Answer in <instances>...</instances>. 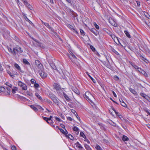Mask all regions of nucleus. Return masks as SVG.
Masks as SVG:
<instances>
[{
	"instance_id": "680f3d73",
	"label": "nucleus",
	"mask_w": 150,
	"mask_h": 150,
	"mask_svg": "<svg viewBox=\"0 0 150 150\" xmlns=\"http://www.w3.org/2000/svg\"><path fill=\"white\" fill-rule=\"evenodd\" d=\"M68 133V132L67 131V130L65 129V131H64L63 134H64V135H67Z\"/></svg>"
},
{
	"instance_id": "2eb2a0df",
	"label": "nucleus",
	"mask_w": 150,
	"mask_h": 150,
	"mask_svg": "<svg viewBox=\"0 0 150 150\" xmlns=\"http://www.w3.org/2000/svg\"><path fill=\"white\" fill-rule=\"evenodd\" d=\"M44 25L48 28H49V29L51 30L52 31H53V29L49 25V24L48 23H44Z\"/></svg>"
},
{
	"instance_id": "72a5a7b5",
	"label": "nucleus",
	"mask_w": 150,
	"mask_h": 150,
	"mask_svg": "<svg viewBox=\"0 0 150 150\" xmlns=\"http://www.w3.org/2000/svg\"><path fill=\"white\" fill-rule=\"evenodd\" d=\"M142 74L144 75L145 76H147V74L145 72V71H144L143 70H142L141 72Z\"/></svg>"
},
{
	"instance_id": "09e8293b",
	"label": "nucleus",
	"mask_w": 150,
	"mask_h": 150,
	"mask_svg": "<svg viewBox=\"0 0 150 150\" xmlns=\"http://www.w3.org/2000/svg\"><path fill=\"white\" fill-rule=\"evenodd\" d=\"M43 118L44 120H45L48 123H49V120L48 118L46 117H43Z\"/></svg>"
},
{
	"instance_id": "f8f14e48",
	"label": "nucleus",
	"mask_w": 150,
	"mask_h": 150,
	"mask_svg": "<svg viewBox=\"0 0 150 150\" xmlns=\"http://www.w3.org/2000/svg\"><path fill=\"white\" fill-rule=\"evenodd\" d=\"M109 22L112 25L116 26V23L114 21L112 18H109Z\"/></svg>"
},
{
	"instance_id": "b1692460",
	"label": "nucleus",
	"mask_w": 150,
	"mask_h": 150,
	"mask_svg": "<svg viewBox=\"0 0 150 150\" xmlns=\"http://www.w3.org/2000/svg\"><path fill=\"white\" fill-rule=\"evenodd\" d=\"M103 30L105 31L107 33H108L109 35L111 34L112 33L108 29L105 28L103 29Z\"/></svg>"
},
{
	"instance_id": "79ce46f5",
	"label": "nucleus",
	"mask_w": 150,
	"mask_h": 150,
	"mask_svg": "<svg viewBox=\"0 0 150 150\" xmlns=\"http://www.w3.org/2000/svg\"><path fill=\"white\" fill-rule=\"evenodd\" d=\"M8 73L11 77L13 78L15 76L14 74L10 72V71L8 72Z\"/></svg>"
},
{
	"instance_id": "0eeeda50",
	"label": "nucleus",
	"mask_w": 150,
	"mask_h": 150,
	"mask_svg": "<svg viewBox=\"0 0 150 150\" xmlns=\"http://www.w3.org/2000/svg\"><path fill=\"white\" fill-rule=\"evenodd\" d=\"M8 51L14 56H16V52L14 50V47L13 49L9 47H7Z\"/></svg>"
},
{
	"instance_id": "dca6fc26",
	"label": "nucleus",
	"mask_w": 150,
	"mask_h": 150,
	"mask_svg": "<svg viewBox=\"0 0 150 150\" xmlns=\"http://www.w3.org/2000/svg\"><path fill=\"white\" fill-rule=\"evenodd\" d=\"M63 95L64 97L67 100L69 101L70 100V98L64 92H63Z\"/></svg>"
},
{
	"instance_id": "f704fd0d",
	"label": "nucleus",
	"mask_w": 150,
	"mask_h": 150,
	"mask_svg": "<svg viewBox=\"0 0 150 150\" xmlns=\"http://www.w3.org/2000/svg\"><path fill=\"white\" fill-rule=\"evenodd\" d=\"M73 129L74 131L77 132L78 133L79 132V129L76 126H74L73 128Z\"/></svg>"
},
{
	"instance_id": "393cba45",
	"label": "nucleus",
	"mask_w": 150,
	"mask_h": 150,
	"mask_svg": "<svg viewBox=\"0 0 150 150\" xmlns=\"http://www.w3.org/2000/svg\"><path fill=\"white\" fill-rule=\"evenodd\" d=\"M23 63L27 65H30V63L28 62V61L25 59H23Z\"/></svg>"
},
{
	"instance_id": "4468645a",
	"label": "nucleus",
	"mask_w": 150,
	"mask_h": 150,
	"mask_svg": "<svg viewBox=\"0 0 150 150\" xmlns=\"http://www.w3.org/2000/svg\"><path fill=\"white\" fill-rule=\"evenodd\" d=\"M72 90L74 92L78 95H79L80 94V92L76 88L73 87L72 88Z\"/></svg>"
},
{
	"instance_id": "a19ab883",
	"label": "nucleus",
	"mask_w": 150,
	"mask_h": 150,
	"mask_svg": "<svg viewBox=\"0 0 150 150\" xmlns=\"http://www.w3.org/2000/svg\"><path fill=\"white\" fill-rule=\"evenodd\" d=\"M6 88L7 90V92L8 94V95H9L10 94V92H11L10 91H11V89L10 88L8 87H7Z\"/></svg>"
},
{
	"instance_id": "a18cd8bd",
	"label": "nucleus",
	"mask_w": 150,
	"mask_h": 150,
	"mask_svg": "<svg viewBox=\"0 0 150 150\" xmlns=\"http://www.w3.org/2000/svg\"><path fill=\"white\" fill-rule=\"evenodd\" d=\"M17 90V88L16 87H15L14 89H12V93H16V91Z\"/></svg>"
},
{
	"instance_id": "9d476101",
	"label": "nucleus",
	"mask_w": 150,
	"mask_h": 150,
	"mask_svg": "<svg viewBox=\"0 0 150 150\" xmlns=\"http://www.w3.org/2000/svg\"><path fill=\"white\" fill-rule=\"evenodd\" d=\"M23 1V2L24 4L29 8L32 10V8L31 6L28 3L27 0H22Z\"/></svg>"
},
{
	"instance_id": "39448f33",
	"label": "nucleus",
	"mask_w": 150,
	"mask_h": 150,
	"mask_svg": "<svg viewBox=\"0 0 150 150\" xmlns=\"http://www.w3.org/2000/svg\"><path fill=\"white\" fill-rule=\"evenodd\" d=\"M14 50L16 52V55L18 54V53H22L23 51V50L22 48L18 45L14 47Z\"/></svg>"
},
{
	"instance_id": "3c124183",
	"label": "nucleus",
	"mask_w": 150,
	"mask_h": 150,
	"mask_svg": "<svg viewBox=\"0 0 150 150\" xmlns=\"http://www.w3.org/2000/svg\"><path fill=\"white\" fill-rule=\"evenodd\" d=\"M6 85L9 86L10 88H11L12 86V85L11 84H10V83H8V82H6Z\"/></svg>"
},
{
	"instance_id": "603ef678",
	"label": "nucleus",
	"mask_w": 150,
	"mask_h": 150,
	"mask_svg": "<svg viewBox=\"0 0 150 150\" xmlns=\"http://www.w3.org/2000/svg\"><path fill=\"white\" fill-rule=\"evenodd\" d=\"M11 148L12 150H16V147L13 145L11 146Z\"/></svg>"
},
{
	"instance_id": "c9c22d12",
	"label": "nucleus",
	"mask_w": 150,
	"mask_h": 150,
	"mask_svg": "<svg viewBox=\"0 0 150 150\" xmlns=\"http://www.w3.org/2000/svg\"><path fill=\"white\" fill-rule=\"evenodd\" d=\"M93 25H94L95 26V28L97 29H99V26L96 24V23L94 22L93 23Z\"/></svg>"
},
{
	"instance_id": "6e6552de",
	"label": "nucleus",
	"mask_w": 150,
	"mask_h": 150,
	"mask_svg": "<svg viewBox=\"0 0 150 150\" xmlns=\"http://www.w3.org/2000/svg\"><path fill=\"white\" fill-rule=\"evenodd\" d=\"M47 59L48 62L49 64H51L53 62V60H54V59L51 56H47Z\"/></svg>"
},
{
	"instance_id": "0e129e2a",
	"label": "nucleus",
	"mask_w": 150,
	"mask_h": 150,
	"mask_svg": "<svg viewBox=\"0 0 150 150\" xmlns=\"http://www.w3.org/2000/svg\"><path fill=\"white\" fill-rule=\"evenodd\" d=\"M3 70V69L1 64H0V72Z\"/></svg>"
},
{
	"instance_id": "cd10ccee",
	"label": "nucleus",
	"mask_w": 150,
	"mask_h": 150,
	"mask_svg": "<svg viewBox=\"0 0 150 150\" xmlns=\"http://www.w3.org/2000/svg\"><path fill=\"white\" fill-rule=\"evenodd\" d=\"M129 90L132 93H133L134 94H136L137 93V92L136 91L132 88H130L129 89Z\"/></svg>"
},
{
	"instance_id": "5fc2aeb1",
	"label": "nucleus",
	"mask_w": 150,
	"mask_h": 150,
	"mask_svg": "<svg viewBox=\"0 0 150 150\" xmlns=\"http://www.w3.org/2000/svg\"><path fill=\"white\" fill-rule=\"evenodd\" d=\"M114 79L116 81H118L119 79L118 77L116 75L114 76Z\"/></svg>"
},
{
	"instance_id": "a878e982",
	"label": "nucleus",
	"mask_w": 150,
	"mask_h": 150,
	"mask_svg": "<svg viewBox=\"0 0 150 150\" xmlns=\"http://www.w3.org/2000/svg\"><path fill=\"white\" fill-rule=\"evenodd\" d=\"M140 95L141 96L143 97L144 98L146 99H147V98L148 97L147 96L143 93H140Z\"/></svg>"
},
{
	"instance_id": "423d86ee",
	"label": "nucleus",
	"mask_w": 150,
	"mask_h": 150,
	"mask_svg": "<svg viewBox=\"0 0 150 150\" xmlns=\"http://www.w3.org/2000/svg\"><path fill=\"white\" fill-rule=\"evenodd\" d=\"M84 97L88 101L89 98H93V96L88 92L85 93Z\"/></svg>"
},
{
	"instance_id": "20e7f679",
	"label": "nucleus",
	"mask_w": 150,
	"mask_h": 150,
	"mask_svg": "<svg viewBox=\"0 0 150 150\" xmlns=\"http://www.w3.org/2000/svg\"><path fill=\"white\" fill-rule=\"evenodd\" d=\"M70 54L69 55V57L71 59L72 62L76 63L77 60L76 57L72 52H71V53L70 52Z\"/></svg>"
},
{
	"instance_id": "4be33fe9",
	"label": "nucleus",
	"mask_w": 150,
	"mask_h": 150,
	"mask_svg": "<svg viewBox=\"0 0 150 150\" xmlns=\"http://www.w3.org/2000/svg\"><path fill=\"white\" fill-rule=\"evenodd\" d=\"M124 33L126 34V36L129 38H131V36L129 34V32L127 30L124 31Z\"/></svg>"
},
{
	"instance_id": "052dcab7",
	"label": "nucleus",
	"mask_w": 150,
	"mask_h": 150,
	"mask_svg": "<svg viewBox=\"0 0 150 150\" xmlns=\"http://www.w3.org/2000/svg\"><path fill=\"white\" fill-rule=\"evenodd\" d=\"M137 70L140 73H141V72L143 70L141 69V68L139 67L138 68V69H137Z\"/></svg>"
},
{
	"instance_id": "9b49d317",
	"label": "nucleus",
	"mask_w": 150,
	"mask_h": 150,
	"mask_svg": "<svg viewBox=\"0 0 150 150\" xmlns=\"http://www.w3.org/2000/svg\"><path fill=\"white\" fill-rule=\"evenodd\" d=\"M91 31L93 33L96 35L97 36L98 35V32L95 29L92 28L90 29Z\"/></svg>"
},
{
	"instance_id": "e433bc0d",
	"label": "nucleus",
	"mask_w": 150,
	"mask_h": 150,
	"mask_svg": "<svg viewBox=\"0 0 150 150\" xmlns=\"http://www.w3.org/2000/svg\"><path fill=\"white\" fill-rule=\"evenodd\" d=\"M144 15L146 17L149 19H150V16L149 14L147 13H144Z\"/></svg>"
},
{
	"instance_id": "13d9d810",
	"label": "nucleus",
	"mask_w": 150,
	"mask_h": 150,
	"mask_svg": "<svg viewBox=\"0 0 150 150\" xmlns=\"http://www.w3.org/2000/svg\"><path fill=\"white\" fill-rule=\"evenodd\" d=\"M45 101L46 102L49 103H52V102L50 100L47 99H45Z\"/></svg>"
},
{
	"instance_id": "49530a36",
	"label": "nucleus",
	"mask_w": 150,
	"mask_h": 150,
	"mask_svg": "<svg viewBox=\"0 0 150 150\" xmlns=\"http://www.w3.org/2000/svg\"><path fill=\"white\" fill-rule=\"evenodd\" d=\"M39 86V85L38 83H35L34 85V87L35 88H38Z\"/></svg>"
},
{
	"instance_id": "ddd939ff",
	"label": "nucleus",
	"mask_w": 150,
	"mask_h": 150,
	"mask_svg": "<svg viewBox=\"0 0 150 150\" xmlns=\"http://www.w3.org/2000/svg\"><path fill=\"white\" fill-rule=\"evenodd\" d=\"M53 86L54 88L57 90H58L60 88V86L56 83H54Z\"/></svg>"
},
{
	"instance_id": "7ed1b4c3",
	"label": "nucleus",
	"mask_w": 150,
	"mask_h": 150,
	"mask_svg": "<svg viewBox=\"0 0 150 150\" xmlns=\"http://www.w3.org/2000/svg\"><path fill=\"white\" fill-rule=\"evenodd\" d=\"M35 64L38 69L40 70H43V67L42 65L38 60H36L35 61Z\"/></svg>"
},
{
	"instance_id": "e2e57ef3",
	"label": "nucleus",
	"mask_w": 150,
	"mask_h": 150,
	"mask_svg": "<svg viewBox=\"0 0 150 150\" xmlns=\"http://www.w3.org/2000/svg\"><path fill=\"white\" fill-rule=\"evenodd\" d=\"M24 16V18H25V20L27 21H28L29 20L28 19V18L27 17V16H25V15Z\"/></svg>"
},
{
	"instance_id": "6ab92c4d",
	"label": "nucleus",
	"mask_w": 150,
	"mask_h": 150,
	"mask_svg": "<svg viewBox=\"0 0 150 150\" xmlns=\"http://www.w3.org/2000/svg\"><path fill=\"white\" fill-rule=\"evenodd\" d=\"M69 27H70L71 28V30L73 31L74 32H75L76 34L78 33V32L75 29H74L72 26L71 25H69Z\"/></svg>"
},
{
	"instance_id": "ea45409f",
	"label": "nucleus",
	"mask_w": 150,
	"mask_h": 150,
	"mask_svg": "<svg viewBox=\"0 0 150 150\" xmlns=\"http://www.w3.org/2000/svg\"><path fill=\"white\" fill-rule=\"evenodd\" d=\"M121 104L122 106L125 107H126L127 106L126 104L125 103L124 101H122V103H121Z\"/></svg>"
},
{
	"instance_id": "f03ea898",
	"label": "nucleus",
	"mask_w": 150,
	"mask_h": 150,
	"mask_svg": "<svg viewBox=\"0 0 150 150\" xmlns=\"http://www.w3.org/2000/svg\"><path fill=\"white\" fill-rule=\"evenodd\" d=\"M18 84L20 87L22 88L23 90L26 91L27 89V85L22 81H18Z\"/></svg>"
},
{
	"instance_id": "bb28decb",
	"label": "nucleus",
	"mask_w": 150,
	"mask_h": 150,
	"mask_svg": "<svg viewBox=\"0 0 150 150\" xmlns=\"http://www.w3.org/2000/svg\"><path fill=\"white\" fill-rule=\"evenodd\" d=\"M122 140L124 141H125L128 140L129 139L127 136L123 135L122 137Z\"/></svg>"
},
{
	"instance_id": "37998d69",
	"label": "nucleus",
	"mask_w": 150,
	"mask_h": 150,
	"mask_svg": "<svg viewBox=\"0 0 150 150\" xmlns=\"http://www.w3.org/2000/svg\"><path fill=\"white\" fill-rule=\"evenodd\" d=\"M56 128H57L59 129L60 131L62 132L63 134L64 131V130L62 129H61L59 127H58V126H56Z\"/></svg>"
},
{
	"instance_id": "864d4df0",
	"label": "nucleus",
	"mask_w": 150,
	"mask_h": 150,
	"mask_svg": "<svg viewBox=\"0 0 150 150\" xmlns=\"http://www.w3.org/2000/svg\"><path fill=\"white\" fill-rule=\"evenodd\" d=\"M30 81H31V83L33 84L35 83L36 82V81L34 79H32Z\"/></svg>"
},
{
	"instance_id": "69168bd1",
	"label": "nucleus",
	"mask_w": 150,
	"mask_h": 150,
	"mask_svg": "<svg viewBox=\"0 0 150 150\" xmlns=\"http://www.w3.org/2000/svg\"><path fill=\"white\" fill-rule=\"evenodd\" d=\"M67 120L70 121H72V119L70 117H67Z\"/></svg>"
},
{
	"instance_id": "a211bd4d",
	"label": "nucleus",
	"mask_w": 150,
	"mask_h": 150,
	"mask_svg": "<svg viewBox=\"0 0 150 150\" xmlns=\"http://www.w3.org/2000/svg\"><path fill=\"white\" fill-rule=\"evenodd\" d=\"M50 64V66L51 67L52 69L54 70H57V68L54 65V64L53 62L51 63V64Z\"/></svg>"
},
{
	"instance_id": "473e14b6",
	"label": "nucleus",
	"mask_w": 150,
	"mask_h": 150,
	"mask_svg": "<svg viewBox=\"0 0 150 150\" xmlns=\"http://www.w3.org/2000/svg\"><path fill=\"white\" fill-rule=\"evenodd\" d=\"M110 36H111V37H112V38L113 39H114V40H115V38H116V39H117V40H118V39H117V37H116L115 36V35H114V34H112V33H111V34L110 35Z\"/></svg>"
},
{
	"instance_id": "aec40b11",
	"label": "nucleus",
	"mask_w": 150,
	"mask_h": 150,
	"mask_svg": "<svg viewBox=\"0 0 150 150\" xmlns=\"http://www.w3.org/2000/svg\"><path fill=\"white\" fill-rule=\"evenodd\" d=\"M75 144L76 145V146L78 148L81 149H82L83 147L82 146H81L78 142H77Z\"/></svg>"
},
{
	"instance_id": "412c9836",
	"label": "nucleus",
	"mask_w": 150,
	"mask_h": 150,
	"mask_svg": "<svg viewBox=\"0 0 150 150\" xmlns=\"http://www.w3.org/2000/svg\"><path fill=\"white\" fill-rule=\"evenodd\" d=\"M35 95L36 96L39 100H41L42 99V98L41 96L39 94L37 93H36L35 94Z\"/></svg>"
},
{
	"instance_id": "8fccbe9b",
	"label": "nucleus",
	"mask_w": 150,
	"mask_h": 150,
	"mask_svg": "<svg viewBox=\"0 0 150 150\" xmlns=\"http://www.w3.org/2000/svg\"><path fill=\"white\" fill-rule=\"evenodd\" d=\"M132 65L136 69H137L139 68V67L137 66L136 65H135L133 64H132Z\"/></svg>"
},
{
	"instance_id": "4d7b16f0",
	"label": "nucleus",
	"mask_w": 150,
	"mask_h": 150,
	"mask_svg": "<svg viewBox=\"0 0 150 150\" xmlns=\"http://www.w3.org/2000/svg\"><path fill=\"white\" fill-rule=\"evenodd\" d=\"M55 118L56 120L58 121L61 122L62 121V120L61 119H60L59 118L57 117H55Z\"/></svg>"
},
{
	"instance_id": "c03bdc74",
	"label": "nucleus",
	"mask_w": 150,
	"mask_h": 150,
	"mask_svg": "<svg viewBox=\"0 0 150 150\" xmlns=\"http://www.w3.org/2000/svg\"><path fill=\"white\" fill-rule=\"evenodd\" d=\"M80 32L81 33L82 35H83L85 34V33L83 31V30H82L81 29H80Z\"/></svg>"
},
{
	"instance_id": "f3484780",
	"label": "nucleus",
	"mask_w": 150,
	"mask_h": 150,
	"mask_svg": "<svg viewBox=\"0 0 150 150\" xmlns=\"http://www.w3.org/2000/svg\"><path fill=\"white\" fill-rule=\"evenodd\" d=\"M30 107L35 112H37L38 111V109L37 108L35 107L34 105H30Z\"/></svg>"
},
{
	"instance_id": "c85d7f7f",
	"label": "nucleus",
	"mask_w": 150,
	"mask_h": 150,
	"mask_svg": "<svg viewBox=\"0 0 150 150\" xmlns=\"http://www.w3.org/2000/svg\"><path fill=\"white\" fill-rule=\"evenodd\" d=\"M92 99H93V98H89L88 101L92 105V106H93L92 104H94L92 100Z\"/></svg>"
},
{
	"instance_id": "4c0bfd02",
	"label": "nucleus",
	"mask_w": 150,
	"mask_h": 150,
	"mask_svg": "<svg viewBox=\"0 0 150 150\" xmlns=\"http://www.w3.org/2000/svg\"><path fill=\"white\" fill-rule=\"evenodd\" d=\"M80 136L83 137V138H85L86 137V136H85L84 133L82 132H81L80 133Z\"/></svg>"
},
{
	"instance_id": "774afa93",
	"label": "nucleus",
	"mask_w": 150,
	"mask_h": 150,
	"mask_svg": "<svg viewBox=\"0 0 150 150\" xmlns=\"http://www.w3.org/2000/svg\"><path fill=\"white\" fill-rule=\"evenodd\" d=\"M112 93H113L114 96L115 97H117L116 94L113 91H112Z\"/></svg>"
},
{
	"instance_id": "58836bf2",
	"label": "nucleus",
	"mask_w": 150,
	"mask_h": 150,
	"mask_svg": "<svg viewBox=\"0 0 150 150\" xmlns=\"http://www.w3.org/2000/svg\"><path fill=\"white\" fill-rule=\"evenodd\" d=\"M5 88L3 87H0V91L1 92H3L5 91Z\"/></svg>"
},
{
	"instance_id": "2f4dec72",
	"label": "nucleus",
	"mask_w": 150,
	"mask_h": 150,
	"mask_svg": "<svg viewBox=\"0 0 150 150\" xmlns=\"http://www.w3.org/2000/svg\"><path fill=\"white\" fill-rule=\"evenodd\" d=\"M95 148L98 150H103L100 146L98 144L96 145Z\"/></svg>"
},
{
	"instance_id": "338daca9",
	"label": "nucleus",
	"mask_w": 150,
	"mask_h": 150,
	"mask_svg": "<svg viewBox=\"0 0 150 150\" xmlns=\"http://www.w3.org/2000/svg\"><path fill=\"white\" fill-rule=\"evenodd\" d=\"M142 57L143 58L142 59V60L144 61L145 62H147V61H148V60L145 58H144L143 57Z\"/></svg>"
},
{
	"instance_id": "bf43d9fd",
	"label": "nucleus",
	"mask_w": 150,
	"mask_h": 150,
	"mask_svg": "<svg viewBox=\"0 0 150 150\" xmlns=\"http://www.w3.org/2000/svg\"><path fill=\"white\" fill-rule=\"evenodd\" d=\"M71 110V112L72 113H74L76 115H77V114L75 110Z\"/></svg>"
},
{
	"instance_id": "1a4fd4ad",
	"label": "nucleus",
	"mask_w": 150,
	"mask_h": 150,
	"mask_svg": "<svg viewBox=\"0 0 150 150\" xmlns=\"http://www.w3.org/2000/svg\"><path fill=\"white\" fill-rule=\"evenodd\" d=\"M41 70V72L39 71V74L42 78H45L47 76V74Z\"/></svg>"
},
{
	"instance_id": "7c9ffc66",
	"label": "nucleus",
	"mask_w": 150,
	"mask_h": 150,
	"mask_svg": "<svg viewBox=\"0 0 150 150\" xmlns=\"http://www.w3.org/2000/svg\"><path fill=\"white\" fill-rule=\"evenodd\" d=\"M14 66L18 70H21V68H20V67L17 64H15Z\"/></svg>"
},
{
	"instance_id": "5701e85b",
	"label": "nucleus",
	"mask_w": 150,
	"mask_h": 150,
	"mask_svg": "<svg viewBox=\"0 0 150 150\" xmlns=\"http://www.w3.org/2000/svg\"><path fill=\"white\" fill-rule=\"evenodd\" d=\"M88 75V76L91 79V80L94 83H96V80L93 79L92 77H91V76L88 74V72L86 73Z\"/></svg>"
},
{
	"instance_id": "6e6d98bb",
	"label": "nucleus",
	"mask_w": 150,
	"mask_h": 150,
	"mask_svg": "<svg viewBox=\"0 0 150 150\" xmlns=\"http://www.w3.org/2000/svg\"><path fill=\"white\" fill-rule=\"evenodd\" d=\"M36 106H37V107L39 109H41L42 110H44L43 108H42L41 106H40L39 105H36Z\"/></svg>"
},
{
	"instance_id": "de8ad7c7",
	"label": "nucleus",
	"mask_w": 150,
	"mask_h": 150,
	"mask_svg": "<svg viewBox=\"0 0 150 150\" xmlns=\"http://www.w3.org/2000/svg\"><path fill=\"white\" fill-rule=\"evenodd\" d=\"M68 137L71 140H72L73 139L74 137H73V136L71 135L70 134H69L68 135Z\"/></svg>"
},
{
	"instance_id": "c756f323",
	"label": "nucleus",
	"mask_w": 150,
	"mask_h": 150,
	"mask_svg": "<svg viewBox=\"0 0 150 150\" xmlns=\"http://www.w3.org/2000/svg\"><path fill=\"white\" fill-rule=\"evenodd\" d=\"M84 146L87 150H91V148L87 144H85L84 145Z\"/></svg>"
},
{
	"instance_id": "f257e3e1",
	"label": "nucleus",
	"mask_w": 150,
	"mask_h": 150,
	"mask_svg": "<svg viewBox=\"0 0 150 150\" xmlns=\"http://www.w3.org/2000/svg\"><path fill=\"white\" fill-rule=\"evenodd\" d=\"M50 97L53 102L57 105L59 103V99L54 94H50Z\"/></svg>"
}]
</instances>
